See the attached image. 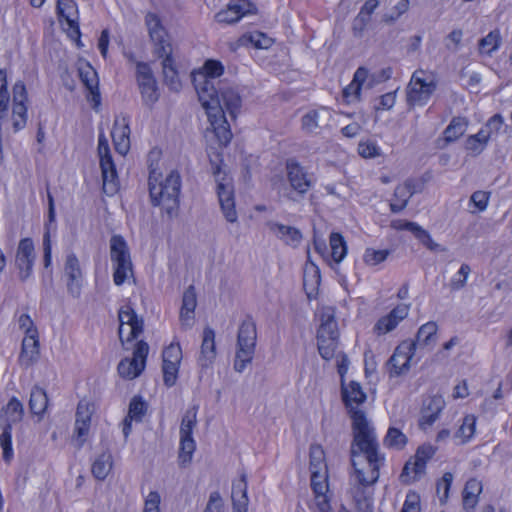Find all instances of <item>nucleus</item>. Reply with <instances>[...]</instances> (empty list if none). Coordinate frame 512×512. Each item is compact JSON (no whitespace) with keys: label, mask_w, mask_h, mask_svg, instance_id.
<instances>
[{"label":"nucleus","mask_w":512,"mask_h":512,"mask_svg":"<svg viewBox=\"0 0 512 512\" xmlns=\"http://www.w3.org/2000/svg\"><path fill=\"white\" fill-rule=\"evenodd\" d=\"M353 440L350 447L351 463L357 481L362 486L374 484L379 478L385 457L379 451L374 428L361 410L352 411Z\"/></svg>","instance_id":"nucleus-1"},{"label":"nucleus","mask_w":512,"mask_h":512,"mask_svg":"<svg viewBox=\"0 0 512 512\" xmlns=\"http://www.w3.org/2000/svg\"><path fill=\"white\" fill-rule=\"evenodd\" d=\"M149 194L154 206H161L169 218H174L179 211L181 177L177 171H171L163 182H158L155 170L149 175Z\"/></svg>","instance_id":"nucleus-2"},{"label":"nucleus","mask_w":512,"mask_h":512,"mask_svg":"<svg viewBox=\"0 0 512 512\" xmlns=\"http://www.w3.org/2000/svg\"><path fill=\"white\" fill-rule=\"evenodd\" d=\"M12 111L9 113V103H5L4 109L0 115V130L12 131L16 133L22 130L27 124V106L28 99L26 87L22 81L14 84Z\"/></svg>","instance_id":"nucleus-3"},{"label":"nucleus","mask_w":512,"mask_h":512,"mask_svg":"<svg viewBox=\"0 0 512 512\" xmlns=\"http://www.w3.org/2000/svg\"><path fill=\"white\" fill-rule=\"evenodd\" d=\"M224 72V66L220 61L207 60L203 71L193 74V84L202 105H207L214 98H219L216 88V79Z\"/></svg>","instance_id":"nucleus-4"},{"label":"nucleus","mask_w":512,"mask_h":512,"mask_svg":"<svg viewBox=\"0 0 512 512\" xmlns=\"http://www.w3.org/2000/svg\"><path fill=\"white\" fill-rule=\"evenodd\" d=\"M24 415V406L16 397H12L2 408L0 415V425L2 433L0 435V446L3 451V459L9 463L13 458L12 449V426L19 423Z\"/></svg>","instance_id":"nucleus-5"},{"label":"nucleus","mask_w":512,"mask_h":512,"mask_svg":"<svg viewBox=\"0 0 512 512\" xmlns=\"http://www.w3.org/2000/svg\"><path fill=\"white\" fill-rule=\"evenodd\" d=\"M256 324L251 317H247L240 325L237 335V351L234 369L241 373L251 363L256 347Z\"/></svg>","instance_id":"nucleus-6"},{"label":"nucleus","mask_w":512,"mask_h":512,"mask_svg":"<svg viewBox=\"0 0 512 512\" xmlns=\"http://www.w3.org/2000/svg\"><path fill=\"white\" fill-rule=\"evenodd\" d=\"M286 175L289 188L283 192V196L293 202H299L312 187V180L305 168L295 159L286 161Z\"/></svg>","instance_id":"nucleus-7"},{"label":"nucleus","mask_w":512,"mask_h":512,"mask_svg":"<svg viewBox=\"0 0 512 512\" xmlns=\"http://www.w3.org/2000/svg\"><path fill=\"white\" fill-rule=\"evenodd\" d=\"M437 88L434 77L424 70H416L406 89L407 104L413 106H424L429 101Z\"/></svg>","instance_id":"nucleus-8"},{"label":"nucleus","mask_w":512,"mask_h":512,"mask_svg":"<svg viewBox=\"0 0 512 512\" xmlns=\"http://www.w3.org/2000/svg\"><path fill=\"white\" fill-rule=\"evenodd\" d=\"M338 338L339 332L335 317L329 313L323 314L317 331V344L319 354L324 360H330L335 356Z\"/></svg>","instance_id":"nucleus-9"},{"label":"nucleus","mask_w":512,"mask_h":512,"mask_svg":"<svg viewBox=\"0 0 512 512\" xmlns=\"http://www.w3.org/2000/svg\"><path fill=\"white\" fill-rule=\"evenodd\" d=\"M110 256L114 263L113 280L117 286L122 285L132 272V263L127 244L122 236L114 235L110 240Z\"/></svg>","instance_id":"nucleus-10"},{"label":"nucleus","mask_w":512,"mask_h":512,"mask_svg":"<svg viewBox=\"0 0 512 512\" xmlns=\"http://www.w3.org/2000/svg\"><path fill=\"white\" fill-rule=\"evenodd\" d=\"M98 154L103 177V190L107 194H114L117 191V171L110 153L108 140L102 133L98 138Z\"/></svg>","instance_id":"nucleus-11"},{"label":"nucleus","mask_w":512,"mask_h":512,"mask_svg":"<svg viewBox=\"0 0 512 512\" xmlns=\"http://www.w3.org/2000/svg\"><path fill=\"white\" fill-rule=\"evenodd\" d=\"M221 167L216 165L213 168V175L217 182V195L222 213L228 222L237 221V212L235 209L234 190L231 181L225 177H220Z\"/></svg>","instance_id":"nucleus-12"},{"label":"nucleus","mask_w":512,"mask_h":512,"mask_svg":"<svg viewBox=\"0 0 512 512\" xmlns=\"http://www.w3.org/2000/svg\"><path fill=\"white\" fill-rule=\"evenodd\" d=\"M202 106L206 110L208 120L219 143L226 146L231 141L232 133L219 98H214L207 105Z\"/></svg>","instance_id":"nucleus-13"},{"label":"nucleus","mask_w":512,"mask_h":512,"mask_svg":"<svg viewBox=\"0 0 512 512\" xmlns=\"http://www.w3.org/2000/svg\"><path fill=\"white\" fill-rule=\"evenodd\" d=\"M149 353L148 344L141 340L135 345L133 357L122 359L117 367L118 373L121 377L126 379H135L145 369L146 359Z\"/></svg>","instance_id":"nucleus-14"},{"label":"nucleus","mask_w":512,"mask_h":512,"mask_svg":"<svg viewBox=\"0 0 512 512\" xmlns=\"http://www.w3.org/2000/svg\"><path fill=\"white\" fill-rule=\"evenodd\" d=\"M136 78L144 105L152 107L159 99L157 83L149 64L137 62Z\"/></svg>","instance_id":"nucleus-15"},{"label":"nucleus","mask_w":512,"mask_h":512,"mask_svg":"<svg viewBox=\"0 0 512 512\" xmlns=\"http://www.w3.org/2000/svg\"><path fill=\"white\" fill-rule=\"evenodd\" d=\"M145 24L147 26L151 41L154 43V54L157 57H163L172 49L168 39L167 32L161 24V20L155 13H147L145 16Z\"/></svg>","instance_id":"nucleus-16"},{"label":"nucleus","mask_w":512,"mask_h":512,"mask_svg":"<svg viewBox=\"0 0 512 512\" xmlns=\"http://www.w3.org/2000/svg\"><path fill=\"white\" fill-rule=\"evenodd\" d=\"M34 260L35 252L32 239H21L15 259V265L19 270V278L21 281H26L31 276Z\"/></svg>","instance_id":"nucleus-17"},{"label":"nucleus","mask_w":512,"mask_h":512,"mask_svg":"<svg viewBox=\"0 0 512 512\" xmlns=\"http://www.w3.org/2000/svg\"><path fill=\"white\" fill-rule=\"evenodd\" d=\"M414 353V344H408L407 341L397 346L387 362L390 375L400 376L406 373L410 368V361Z\"/></svg>","instance_id":"nucleus-18"},{"label":"nucleus","mask_w":512,"mask_h":512,"mask_svg":"<svg viewBox=\"0 0 512 512\" xmlns=\"http://www.w3.org/2000/svg\"><path fill=\"white\" fill-rule=\"evenodd\" d=\"M256 7L248 0H232L225 10L215 15L218 23L233 24L238 22L247 14H255Z\"/></svg>","instance_id":"nucleus-19"},{"label":"nucleus","mask_w":512,"mask_h":512,"mask_svg":"<svg viewBox=\"0 0 512 512\" xmlns=\"http://www.w3.org/2000/svg\"><path fill=\"white\" fill-rule=\"evenodd\" d=\"M444 407L445 401L442 396L435 395L424 399L421 408V416L419 419L420 428L425 430L426 428L432 426L433 423L438 419Z\"/></svg>","instance_id":"nucleus-20"},{"label":"nucleus","mask_w":512,"mask_h":512,"mask_svg":"<svg viewBox=\"0 0 512 512\" xmlns=\"http://www.w3.org/2000/svg\"><path fill=\"white\" fill-rule=\"evenodd\" d=\"M65 276L67 277V289L73 297H78L81 292L82 286V271L80 263L75 254L71 253L67 255L65 267Z\"/></svg>","instance_id":"nucleus-21"},{"label":"nucleus","mask_w":512,"mask_h":512,"mask_svg":"<svg viewBox=\"0 0 512 512\" xmlns=\"http://www.w3.org/2000/svg\"><path fill=\"white\" fill-rule=\"evenodd\" d=\"M197 306V296L195 287L190 285L186 288L182 297V306L180 310V322L184 329H190L194 324V311Z\"/></svg>","instance_id":"nucleus-22"},{"label":"nucleus","mask_w":512,"mask_h":512,"mask_svg":"<svg viewBox=\"0 0 512 512\" xmlns=\"http://www.w3.org/2000/svg\"><path fill=\"white\" fill-rule=\"evenodd\" d=\"M409 312V305L400 304L396 306L387 316L380 318L374 326L375 331L386 334L396 328L400 321L405 319Z\"/></svg>","instance_id":"nucleus-23"},{"label":"nucleus","mask_w":512,"mask_h":512,"mask_svg":"<svg viewBox=\"0 0 512 512\" xmlns=\"http://www.w3.org/2000/svg\"><path fill=\"white\" fill-rule=\"evenodd\" d=\"M130 128L128 121L125 117L121 120L115 119L114 125L111 131V137L114 143L115 150L121 154L126 155L130 149Z\"/></svg>","instance_id":"nucleus-24"},{"label":"nucleus","mask_w":512,"mask_h":512,"mask_svg":"<svg viewBox=\"0 0 512 512\" xmlns=\"http://www.w3.org/2000/svg\"><path fill=\"white\" fill-rule=\"evenodd\" d=\"M267 227L279 240L292 247L299 246L303 238L301 231L293 226L269 221L267 222Z\"/></svg>","instance_id":"nucleus-25"},{"label":"nucleus","mask_w":512,"mask_h":512,"mask_svg":"<svg viewBox=\"0 0 512 512\" xmlns=\"http://www.w3.org/2000/svg\"><path fill=\"white\" fill-rule=\"evenodd\" d=\"M311 482L327 481V466L324 450L320 445H312L310 448Z\"/></svg>","instance_id":"nucleus-26"},{"label":"nucleus","mask_w":512,"mask_h":512,"mask_svg":"<svg viewBox=\"0 0 512 512\" xmlns=\"http://www.w3.org/2000/svg\"><path fill=\"white\" fill-rule=\"evenodd\" d=\"M331 118V114L327 108L311 110L302 116V129L307 133H317V130L327 124Z\"/></svg>","instance_id":"nucleus-27"},{"label":"nucleus","mask_w":512,"mask_h":512,"mask_svg":"<svg viewBox=\"0 0 512 512\" xmlns=\"http://www.w3.org/2000/svg\"><path fill=\"white\" fill-rule=\"evenodd\" d=\"M220 104L223 111L228 112L232 119L236 118V114L241 107V97L239 93L232 87L222 86L217 88Z\"/></svg>","instance_id":"nucleus-28"},{"label":"nucleus","mask_w":512,"mask_h":512,"mask_svg":"<svg viewBox=\"0 0 512 512\" xmlns=\"http://www.w3.org/2000/svg\"><path fill=\"white\" fill-rule=\"evenodd\" d=\"M215 357V332L212 328L206 327L203 331V340L198 363L202 368H207L213 363Z\"/></svg>","instance_id":"nucleus-29"},{"label":"nucleus","mask_w":512,"mask_h":512,"mask_svg":"<svg viewBox=\"0 0 512 512\" xmlns=\"http://www.w3.org/2000/svg\"><path fill=\"white\" fill-rule=\"evenodd\" d=\"M368 78V70L365 67H359L353 76L352 82L344 88L343 97L347 103L360 100L362 87H365Z\"/></svg>","instance_id":"nucleus-30"},{"label":"nucleus","mask_w":512,"mask_h":512,"mask_svg":"<svg viewBox=\"0 0 512 512\" xmlns=\"http://www.w3.org/2000/svg\"><path fill=\"white\" fill-rule=\"evenodd\" d=\"M78 72H79V77H80L82 83L85 85L87 90L92 95V98H91L92 101L95 102L96 104H99L100 103V93H99V88H98L99 81H98L97 72L89 63L81 65L78 68Z\"/></svg>","instance_id":"nucleus-31"},{"label":"nucleus","mask_w":512,"mask_h":512,"mask_svg":"<svg viewBox=\"0 0 512 512\" xmlns=\"http://www.w3.org/2000/svg\"><path fill=\"white\" fill-rule=\"evenodd\" d=\"M437 330L438 326L436 322H427L418 329L416 339L414 341L408 342V344H414V351L417 347L424 348L433 346L437 340Z\"/></svg>","instance_id":"nucleus-32"},{"label":"nucleus","mask_w":512,"mask_h":512,"mask_svg":"<svg viewBox=\"0 0 512 512\" xmlns=\"http://www.w3.org/2000/svg\"><path fill=\"white\" fill-rule=\"evenodd\" d=\"M39 342L37 332L27 334L22 341V349L20 353V362L22 365L30 366L38 357Z\"/></svg>","instance_id":"nucleus-33"},{"label":"nucleus","mask_w":512,"mask_h":512,"mask_svg":"<svg viewBox=\"0 0 512 512\" xmlns=\"http://www.w3.org/2000/svg\"><path fill=\"white\" fill-rule=\"evenodd\" d=\"M162 60V71L164 76V82L166 85L173 91H179L181 88V82L178 76V72L174 65V60L172 58V49L167 52Z\"/></svg>","instance_id":"nucleus-34"},{"label":"nucleus","mask_w":512,"mask_h":512,"mask_svg":"<svg viewBox=\"0 0 512 512\" xmlns=\"http://www.w3.org/2000/svg\"><path fill=\"white\" fill-rule=\"evenodd\" d=\"M48 407V397L42 388L35 386L32 388L30 392V399H29V409L30 412L35 415L39 416L40 418L45 413L46 409Z\"/></svg>","instance_id":"nucleus-35"},{"label":"nucleus","mask_w":512,"mask_h":512,"mask_svg":"<svg viewBox=\"0 0 512 512\" xmlns=\"http://www.w3.org/2000/svg\"><path fill=\"white\" fill-rule=\"evenodd\" d=\"M482 492V483L477 479H470L466 482L463 490V508L474 509L478 504V497Z\"/></svg>","instance_id":"nucleus-36"},{"label":"nucleus","mask_w":512,"mask_h":512,"mask_svg":"<svg viewBox=\"0 0 512 512\" xmlns=\"http://www.w3.org/2000/svg\"><path fill=\"white\" fill-rule=\"evenodd\" d=\"M342 398L346 406L353 404L359 405L366 400V394L363 392L359 383L351 381L348 386L342 383Z\"/></svg>","instance_id":"nucleus-37"},{"label":"nucleus","mask_w":512,"mask_h":512,"mask_svg":"<svg viewBox=\"0 0 512 512\" xmlns=\"http://www.w3.org/2000/svg\"><path fill=\"white\" fill-rule=\"evenodd\" d=\"M113 466L111 453L103 452L92 463V474L98 480H104L110 473Z\"/></svg>","instance_id":"nucleus-38"},{"label":"nucleus","mask_w":512,"mask_h":512,"mask_svg":"<svg viewBox=\"0 0 512 512\" xmlns=\"http://www.w3.org/2000/svg\"><path fill=\"white\" fill-rule=\"evenodd\" d=\"M232 505L237 507H248L249 498L247 495L246 475H241L240 479L232 484Z\"/></svg>","instance_id":"nucleus-39"},{"label":"nucleus","mask_w":512,"mask_h":512,"mask_svg":"<svg viewBox=\"0 0 512 512\" xmlns=\"http://www.w3.org/2000/svg\"><path fill=\"white\" fill-rule=\"evenodd\" d=\"M468 120L465 117H453L449 125L444 130V139L446 142H454L459 139L467 130Z\"/></svg>","instance_id":"nucleus-40"},{"label":"nucleus","mask_w":512,"mask_h":512,"mask_svg":"<svg viewBox=\"0 0 512 512\" xmlns=\"http://www.w3.org/2000/svg\"><path fill=\"white\" fill-rule=\"evenodd\" d=\"M238 43L240 46L252 45L256 48L267 49L271 46L272 39L262 32L255 31L242 35L239 38Z\"/></svg>","instance_id":"nucleus-41"},{"label":"nucleus","mask_w":512,"mask_h":512,"mask_svg":"<svg viewBox=\"0 0 512 512\" xmlns=\"http://www.w3.org/2000/svg\"><path fill=\"white\" fill-rule=\"evenodd\" d=\"M436 452V449L430 444H424L418 447L415 454V462L413 463V470L415 474L424 472L426 463L430 460Z\"/></svg>","instance_id":"nucleus-42"},{"label":"nucleus","mask_w":512,"mask_h":512,"mask_svg":"<svg viewBox=\"0 0 512 512\" xmlns=\"http://www.w3.org/2000/svg\"><path fill=\"white\" fill-rule=\"evenodd\" d=\"M331 257L333 261L339 264L347 254V246L343 236L340 233L333 232L330 235Z\"/></svg>","instance_id":"nucleus-43"},{"label":"nucleus","mask_w":512,"mask_h":512,"mask_svg":"<svg viewBox=\"0 0 512 512\" xmlns=\"http://www.w3.org/2000/svg\"><path fill=\"white\" fill-rule=\"evenodd\" d=\"M307 263H310V266H306L303 279V285L306 291H308L309 285H311L312 289L317 287L321 278L319 268L310 260L309 250L307 251ZM307 295L310 297V292H307Z\"/></svg>","instance_id":"nucleus-44"},{"label":"nucleus","mask_w":512,"mask_h":512,"mask_svg":"<svg viewBox=\"0 0 512 512\" xmlns=\"http://www.w3.org/2000/svg\"><path fill=\"white\" fill-rule=\"evenodd\" d=\"M407 443V437L399 429L390 427L383 439V444L387 448L401 450Z\"/></svg>","instance_id":"nucleus-45"},{"label":"nucleus","mask_w":512,"mask_h":512,"mask_svg":"<svg viewBox=\"0 0 512 512\" xmlns=\"http://www.w3.org/2000/svg\"><path fill=\"white\" fill-rule=\"evenodd\" d=\"M311 487L315 493L316 504L321 512H326L328 509V500L326 492L328 490L327 481H315L311 483Z\"/></svg>","instance_id":"nucleus-46"},{"label":"nucleus","mask_w":512,"mask_h":512,"mask_svg":"<svg viewBox=\"0 0 512 512\" xmlns=\"http://www.w3.org/2000/svg\"><path fill=\"white\" fill-rule=\"evenodd\" d=\"M500 43V32L493 30L479 41V50L482 53L491 54L499 48Z\"/></svg>","instance_id":"nucleus-47"},{"label":"nucleus","mask_w":512,"mask_h":512,"mask_svg":"<svg viewBox=\"0 0 512 512\" xmlns=\"http://www.w3.org/2000/svg\"><path fill=\"white\" fill-rule=\"evenodd\" d=\"M197 408L192 407L188 409L182 417L180 426V437H192V432L196 426Z\"/></svg>","instance_id":"nucleus-48"},{"label":"nucleus","mask_w":512,"mask_h":512,"mask_svg":"<svg viewBox=\"0 0 512 512\" xmlns=\"http://www.w3.org/2000/svg\"><path fill=\"white\" fill-rule=\"evenodd\" d=\"M195 447L196 444L193 437H180V451L178 458L183 466L191 462Z\"/></svg>","instance_id":"nucleus-49"},{"label":"nucleus","mask_w":512,"mask_h":512,"mask_svg":"<svg viewBox=\"0 0 512 512\" xmlns=\"http://www.w3.org/2000/svg\"><path fill=\"white\" fill-rule=\"evenodd\" d=\"M476 419L473 415L464 417L461 426L455 434L456 438H461V443L469 441L475 433Z\"/></svg>","instance_id":"nucleus-50"},{"label":"nucleus","mask_w":512,"mask_h":512,"mask_svg":"<svg viewBox=\"0 0 512 512\" xmlns=\"http://www.w3.org/2000/svg\"><path fill=\"white\" fill-rule=\"evenodd\" d=\"M417 192L416 183L408 179L403 184L398 185L394 191V198L408 204L410 198Z\"/></svg>","instance_id":"nucleus-51"},{"label":"nucleus","mask_w":512,"mask_h":512,"mask_svg":"<svg viewBox=\"0 0 512 512\" xmlns=\"http://www.w3.org/2000/svg\"><path fill=\"white\" fill-rule=\"evenodd\" d=\"M146 413V404L140 397H133L128 410V417L135 422H141Z\"/></svg>","instance_id":"nucleus-52"},{"label":"nucleus","mask_w":512,"mask_h":512,"mask_svg":"<svg viewBox=\"0 0 512 512\" xmlns=\"http://www.w3.org/2000/svg\"><path fill=\"white\" fill-rule=\"evenodd\" d=\"M470 272V266L466 263L462 264L457 274L451 279L450 288L455 291L462 289L466 285Z\"/></svg>","instance_id":"nucleus-53"},{"label":"nucleus","mask_w":512,"mask_h":512,"mask_svg":"<svg viewBox=\"0 0 512 512\" xmlns=\"http://www.w3.org/2000/svg\"><path fill=\"white\" fill-rule=\"evenodd\" d=\"M163 363L179 364L182 357L181 347L178 343H171L162 354Z\"/></svg>","instance_id":"nucleus-54"},{"label":"nucleus","mask_w":512,"mask_h":512,"mask_svg":"<svg viewBox=\"0 0 512 512\" xmlns=\"http://www.w3.org/2000/svg\"><path fill=\"white\" fill-rule=\"evenodd\" d=\"M392 76L391 68H384L372 74L368 73V78L365 83V87L368 89L373 88L375 85L385 82Z\"/></svg>","instance_id":"nucleus-55"},{"label":"nucleus","mask_w":512,"mask_h":512,"mask_svg":"<svg viewBox=\"0 0 512 512\" xmlns=\"http://www.w3.org/2000/svg\"><path fill=\"white\" fill-rule=\"evenodd\" d=\"M56 9L58 15L72 25V20L70 18L76 9L75 2L73 0H58Z\"/></svg>","instance_id":"nucleus-56"},{"label":"nucleus","mask_w":512,"mask_h":512,"mask_svg":"<svg viewBox=\"0 0 512 512\" xmlns=\"http://www.w3.org/2000/svg\"><path fill=\"white\" fill-rule=\"evenodd\" d=\"M126 325L129 326L127 341L137 338L143 331V320L137 316L135 311H133L131 319L129 318V322Z\"/></svg>","instance_id":"nucleus-57"},{"label":"nucleus","mask_w":512,"mask_h":512,"mask_svg":"<svg viewBox=\"0 0 512 512\" xmlns=\"http://www.w3.org/2000/svg\"><path fill=\"white\" fill-rule=\"evenodd\" d=\"M75 423L90 424L92 409L91 405L86 401H80L77 405Z\"/></svg>","instance_id":"nucleus-58"},{"label":"nucleus","mask_w":512,"mask_h":512,"mask_svg":"<svg viewBox=\"0 0 512 512\" xmlns=\"http://www.w3.org/2000/svg\"><path fill=\"white\" fill-rule=\"evenodd\" d=\"M389 252L387 250H374L368 248L364 253V261L369 265H377L386 260Z\"/></svg>","instance_id":"nucleus-59"},{"label":"nucleus","mask_w":512,"mask_h":512,"mask_svg":"<svg viewBox=\"0 0 512 512\" xmlns=\"http://www.w3.org/2000/svg\"><path fill=\"white\" fill-rule=\"evenodd\" d=\"M358 153L363 158H375L380 155V148L373 141L360 142Z\"/></svg>","instance_id":"nucleus-60"},{"label":"nucleus","mask_w":512,"mask_h":512,"mask_svg":"<svg viewBox=\"0 0 512 512\" xmlns=\"http://www.w3.org/2000/svg\"><path fill=\"white\" fill-rule=\"evenodd\" d=\"M179 364L163 363V381L168 387H172L176 383Z\"/></svg>","instance_id":"nucleus-61"},{"label":"nucleus","mask_w":512,"mask_h":512,"mask_svg":"<svg viewBox=\"0 0 512 512\" xmlns=\"http://www.w3.org/2000/svg\"><path fill=\"white\" fill-rule=\"evenodd\" d=\"M90 424L75 423L73 440L77 449L82 448L88 436Z\"/></svg>","instance_id":"nucleus-62"},{"label":"nucleus","mask_w":512,"mask_h":512,"mask_svg":"<svg viewBox=\"0 0 512 512\" xmlns=\"http://www.w3.org/2000/svg\"><path fill=\"white\" fill-rule=\"evenodd\" d=\"M409 9V0H400L393 8L392 14H385L383 16V22L385 23H393L397 20L402 14L407 12Z\"/></svg>","instance_id":"nucleus-63"},{"label":"nucleus","mask_w":512,"mask_h":512,"mask_svg":"<svg viewBox=\"0 0 512 512\" xmlns=\"http://www.w3.org/2000/svg\"><path fill=\"white\" fill-rule=\"evenodd\" d=\"M204 512H223V501L219 492H212Z\"/></svg>","instance_id":"nucleus-64"}]
</instances>
